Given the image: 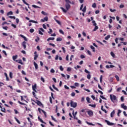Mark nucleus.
<instances>
[{
	"label": "nucleus",
	"mask_w": 127,
	"mask_h": 127,
	"mask_svg": "<svg viewBox=\"0 0 127 127\" xmlns=\"http://www.w3.org/2000/svg\"><path fill=\"white\" fill-rule=\"evenodd\" d=\"M65 8L67 10H69L70 8H71V5L70 4H75V2L72 1L71 2L69 0H65Z\"/></svg>",
	"instance_id": "nucleus-1"
},
{
	"label": "nucleus",
	"mask_w": 127,
	"mask_h": 127,
	"mask_svg": "<svg viewBox=\"0 0 127 127\" xmlns=\"http://www.w3.org/2000/svg\"><path fill=\"white\" fill-rule=\"evenodd\" d=\"M38 111H39V113H40V114H41V112H42V113H43L45 118H47V113L46 112H45L44 110L41 109V108H39L38 109Z\"/></svg>",
	"instance_id": "nucleus-2"
},
{
	"label": "nucleus",
	"mask_w": 127,
	"mask_h": 127,
	"mask_svg": "<svg viewBox=\"0 0 127 127\" xmlns=\"http://www.w3.org/2000/svg\"><path fill=\"white\" fill-rule=\"evenodd\" d=\"M110 99L113 102V103H115V101L117 100V96L116 95H110Z\"/></svg>",
	"instance_id": "nucleus-3"
},
{
	"label": "nucleus",
	"mask_w": 127,
	"mask_h": 127,
	"mask_svg": "<svg viewBox=\"0 0 127 127\" xmlns=\"http://www.w3.org/2000/svg\"><path fill=\"white\" fill-rule=\"evenodd\" d=\"M70 106L72 108H76L77 107V103L73 102L72 101L70 102Z\"/></svg>",
	"instance_id": "nucleus-4"
},
{
	"label": "nucleus",
	"mask_w": 127,
	"mask_h": 127,
	"mask_svg": "<svg viewBox=\"0 0 127 127\" xmlns=\"http://www.w3.org/2000/svg\"><path fill=\"white\" fill-rule=\"evenodd\" d=\"M37 89V85L36 83H35L34 85H32V90L34 91V92H35V93H37V91H36V89Z\"/></svg>",
	"instance_id": "nucleus-5"
},
{
	"label": "nucleus",
	"mask_w": 127,
	"mask_h": 127,
	"mask_svg": "<svg viewBox=\"0 0 127 127\" xmlns=\"http://www.w3.org/2000/svg\"><path fill=\"white\" fill-rule=\"evenodd\" d=\"M105 122H106L108 126H114L115 125V124L112 123L110 122V121L106 120L105 121Z\"/></svg>",
	"instance_id": "nucleus-6"
},
{
	"label": "nucleus",
	"mask_w": 127,
	"mask_h": 127,
	"mask_svg": "<svg viewBox=\"0 0 127 127\" xmlns=\"http://www.w3.org/2000/svg\"><path fill=\"white\" fill-rule=\"evenodd\" d=\"M42 22H45V21H48V17L46 16L43 19H41Z\"/></svg>",
	"instance_id": "nucleus-7"
},
{
	"label": "nucleus",
	"mask_w": 127,
	"mask_h": 127,
	"mask_svg": "<svg viewBox=\"0 0 127 127\" xmlns=\"http://www.w3.org/2000/svg\"><path fill=\"white\" fill-rule=\"evenodd\" d=\"M42 32H44V29H43V28H40V30H39V33L41 35H43V33H42Z\"/></svg>",
	"instance_id": "nucleus-8"
},
{
	"label": "nucleus",
	"mask_w": 127,
	"mask_h": 127,
	"mask_svg": "<svg viewBox=\"0 0 127 127\" xmlns=\"http://www.w3.org/2000/svg\"><path fill=\"white\" fill-rule=\"evenodd\" d=\"M37 104L38 106H39L40 107H43V104L40 102L39 100H37Z\"/></svg>",
	"instance_id": "nucleus-9"
},
{
	"label": "nucleus",
	"mask_w": 127,
	"mask_h": 127,
	"mask_svg": "<svg viewBox=\"0 0 127 127\" xmlns=\"http://www.w3.org/2000/svg\"><path fill=\"white\" fill-rule=\"evenodd\" d=\"M87 114L88 115L90 116V117H93V115H94L93 113V111H92V110H90L88 111Z\"/></svg>",
	"instance_id": "nucleus-10"
},
{
	"label": "nucleus",
	"mask_w": 127,
	"mask_h": 127,
	"mask_svg": "<svg viewBox=\"0 0 127 127\" xmlns=\"http://www.w3.org/2000/svg\"><path fill=\"white\" fill-rule=\"evenodd\" d=\"M22 45L24 47V49H26V43L25 41L22 42Z\"/></svg>",
	"instance_id": "nucleus-11"
},
{
	"label": "nucleus",
	"mask_w": 127,
	"mask_h": 127,
	"mask_svg": "<svg viewBox=\"0 0 127 127\" xmlns=\"http://www.w3.org/2000/svg\"><path fill=\"white\" fill-rule=\"evenodd\" d=\"M121 108H122L124 110H127V106L125 105V104H122L121 105Z\"/></svg>",
	"instance_id": "nucleus-12"
},
{
	"label": "nucleus",
	"mask_w": 127,
	"mask_h": 127,
	"mask_svg": "<svg viewBox=\"0 0 127 127\" xmlns=\"http://www.w3.org/2000/svg\"><path fill=\"white\" fill-rule=\"evenodd\" d=\"M20 36L21 37H22V38H23L24 40H25V41H27V38H26V37L24 36H23V35H20Z\"/></svg>",
	"instance_id": "nucleus-13"
},
{
	"label": "nucleus",
	"mask_w": 127,
	"mask_h": 127,
	"mask_svg": "<svg viewBox=\"0 0 127 127\" xmlns=\"http://www.w3.org/2000/svg\"><path fill=\"white\" fill-rule=\"evenodd\" d=\"M115 113H116V111H115V110H113V112H111L110 115L111 118H114V116Z\"/></svg>",
	"instance_id": "nucleus-14"
},
{
	"label": "nucleus",
	"mask_w": 127,
	"mask_h": 127,
	"mask_svg": "<svg viewBox=\"0 0 127 127\" xmlns=\"http://www.w3.org/2000/svg\"><path fill=\"white\" fill-rule=\"evenodd\" d=\"M60 8H61V9H62V10H63V11H64V12L65 13H66V12H67V10H67V9H66H66H65V8H64L63 7H61Z\"/></svg>",
	"instance_id": "nucleus-15"
},
{
	"label": "nucleus",
	"mask_w": 127,
	"mask_h": 127,
	"mask_svg": "<svg viewBox=\"0 0 127 127\" xmlns=\"http://www.w3.org/2000/svg\"><path fill=\"white\" fill-rule=\"evenodd\" d=\"M34 65L35 66L36 70H37V69H38V65L37 64H36V63H35V62H34Z\"/></svg>",
	"instance_id": "nucleus-16"
},
{
	"label": "nucleus",
	"mask_w": 127,
	"mask_h": 127,
	"mask_svg": "<svg viewBox=\"0 0 127 127\" xmlns=\"http://www.w3.org/2000/svg\"><path fill=\"white\" fill-rule=\"evenodd\" d=\"M23 3H24L25 4H26V5H28V8H30V7H29V4H28V3L26 2V1H25V0H22Z\"/></svg>",
	"instance_id": "nucleus-17"
},
{
	"label": "nucleus",
	"mask_w": 127,
	"mask_h": 127,
	"mask_svg": "<svg viewBox=\"0 0 127 127\" xmlns=\"http://www.w3.org/2000/svg\"><path fill=\"white\" fill-rule=\"evenodd\" d=\"M13 14V13L12 12V11H10L9 12H8L7 13V16H8L9 15H12Z\"/></svg>",
	"instance_id": "nucleus-18"
},
{
	"label": "nucleus",
	"mask_w": 127,
	"mask_h": 127,
	"mask_svg": "<svg viewBox=\"0 0 127 127\" xmlns=\"http://www.w3.org/2000/svg\"><path fill=\"white\" fill-rule=\"evenodd\" d=\"M52 87H53V89H54L55 90H56V91H57V92H59V89H58V88H57V87H55V85L53 84Z\"/></svg>",
	"instance_id": "nucleus-19"
},
{
	"label": "nucleus",
	"mask_w": 127,
	"mask_h": 127,
	"mask_svg": "<svg viewBox=\"0 0 127 127\" xmlns=\"http://www.w3.org/2000/svg\"><path fill=\"white\" fill-rule=\"evenodd\" d=\"M5 76L6 77V81H9V78L8 76H7V73L6 72L4 73Z\"/></svg>",
	"instance_id": "nucleus-20"
},
{
	"label": "nucleus",
	"mask_w": 127,
	"mask_h": 127,
	"mask_svg": "<svg viewBox=\"0 0 127 127\" xmlns=\"http://www.w3.org/2000/svg\"><path fill=\"white\" fill-rule=\"evenodd\" d=\"M38 120H39V121H40V122L41 123H42V124H45V123L44 122H43V120L42 119H41L40 117H38Z\"/></svg>",
	"instance_id": "nucleus-21"
},
{
	"label": "nucleus",
	"mask_w": 127,
	"mask_h": 127,
	"mask_svg": "<svg viewBox=\"0 0 127 127\" xmlns=\"http://www.w3.org/2000/svg\"><path fill=\"white\" fill-rule=\"evenodd\" d=\"M103 108H104V106H101L102 111H103V112H104V113H105V114H108V111H107V110H106V109H103Z\"/></svg>",
	"instance_id": "nucleus-22"
},
{
	"label": "nucleus",
	"mask_w": 127,
	"mask_h": 127,
	"mask_svg": "<svg viewBox=\"0 0 127 127\" xmlns=\"http://www.w3.org/2000/svg\"><path fill=\"white\" fill-rule=\"evenodd\" d=\"M29 22H32L33 23H36V24L38 23V22L37 21H34V20H30L29 21Z\"/></svg>",
	"instance_id": "nucleus-23"
},
{
	"label": "nucleus",
	"mask_w": 127,
	"mask_h": 127,
	"mask_svg": "<svg viewBox=\"0 0 127 127\" xmlns=\"http://www.w3.org/2000/svg\"><path fill=\"white\" fill-rule=\"evenodd\" d=\"M54 39H55V38L54 37H50L48 38L47 41H50V40H54Z\"/></svg>",
	"instance_id": "nucleus-24"
},
{
	"label": "nucleus",
	"mask_w": 127,
	"mask_h": 127,
	"mask_svg": "<svg viewBox=\"0 0 127 127\" xmlns=\"http://www.w3.org/2000/svg\"><path fill=\"white\" fill-rule=\"evenodd\" d=\"M12 59L14 61H15V60L17 59V55L13 56Z\"/></svg>",
	"instance_id": "nucleus-25"
},
{
	"label": "nucleus",
	"mask_w": 127,
	"mask_h": 127,
	"mask_svg": "<svg viewBox=\"0 0 127 127\" xmlns=\"http://www.w3.org/2000/svg\"><path fill=\"white\" fill-rule=\"evenodd\" d=\"M77 113H78L77 112H75V113H74V111H72V116H73V117H74H74H76V116H77Z\"/></svg>",
	"instance_id": "nucleus-26"
},
{
	"label": "nucleus",
	"mask_w": 127,
	"mask_h": 127,
	"mask_svg": "<svg viewBox=\"0 0 127 127\" xmlns=\"http://www.w3.org/2000/svg\"><path fill=\"white\" fill-rule=\"evenodd\" d=\"M111 37V35H107L105 38V40H109V39Z\"/></svg>",
	"instance_id": "nucleus-27"
},
{
	"label": "nucleus",
	"mask_w": 127,
	"mask_h": 127,
	"mask_svg": "<svg viewBox=\"0 0 127 127\" xmlns=\"http://www.w3.org/2000/svg\"><path fill=\"white\" fill-rule=\"evenodd\" d=\"M90 48H91V49L93 50H92L93 52H96V50H95V47H94V46H91Z\"/></svg>",
	"instance_id": "nucleus-28"
},
{
	"label": "nucleus",
	"mask_w": 127,
	"mask_h": 127,
	"mask_svg": "<svg viewBox=\"0 0 127 127\" xmlns=\"http://www.w3.org/2000/svg\"><path fill=\"white\" fill-rule=\"evenodd\" d=\"M94 26L95 27H94V29H93V31H96L99 28V27H98V26L97 25H95Z\"/></svg>",
	"instance_id": "nucleus-29"
},
{
	"label": "nucleus",
	"mask_w": 127,
	"mask_h": 127,
	"mask_svg": "<svg viewBox=\"0 0 127 127\" xmlns=\"http://www.w3.org/2000/svg\"><path fill=\"white\" fill-rule=\"evenodd\" d=\"M89 107H92V108H96V104H89Z\"/></svg>",
	"instance_id": "nucleus-30"
},
{
	"label": "nucleus",
	"mask_w": 127,
	"mask_h": 127,
	"mask_svg": "<svg viewBox=\"0 0 127 127\" xmlns=\"http://www.w3.org/2000/svg\"><path fill=\"white\" fill-rule=\"evenodd\" d=\"M14 119H15V121L17 122V123H18L19 124V125H20V122L19 121V120H18V119H17V118H16V117H14Z\"/></svg>",
	"instance_id": "nucleus-31"
},
{
	"label": "nucleus",
	"mask_w": 127,
	"mask_h": 127,
	"mask_svg": "<svg viewBox=\"0 0 127 127\" xmlns=\"http://www.w3.org/2000/svg\"><path fill=\"white\" fill-rule=\"evenodd\" d=\"M32 6L34 7V8H40V7L36 6V5H32Z\"/></svg>",
	"instance_id": "nucleus-32"
},
{
	"label": "nucleus",
	"mask_w": 127,
	"mask_h": 127,
	"mask_svg": "<svg viewBox=\"0 0 127 127\" xmlns=\"http://www.w3.org/2000/svg\"><path fill=\"white\" fill-rule=\"evenodd\" d=\"M86 9H87V7H86V6H85L82 11H83V12H86Z\"/></svg>",
	"instance_id": "nucleus-33"
},
{
	"label": "nucleus",
	"mask_w": 127,
	"mask_h": 127,
	"mask_svg": "<svg viewBox=\"0 0 127 127\" xmlns=\"http://www.w3.org/2000/svg\"><path fill=\"white\" fill-rule=\"evenodd\" d=\"M110 54H111V56H112V57H113V58H115V53H114V52H111L110 53Z\"/></svg>",
	"instance_id": "nucleus-34"
},
{
	"label": "nucleus",
	"mask_w": 127,
	"mask_h": 127,
	"mask_svg": "<svg viewBox=\"0 0 127 127\" xmlns=\"http://www.w3.org/2000/svg\"><path fill=\"white\" fill-rule=\"evenodd\" d=\"M18 63L21 64V65H23V63H22V60H19L18 62Z\"/></svg>",
	"instance_id": "nucleus-35"
},
{
	"label": "nucleus",
	"mask_w": 127,
	"mask_h": 127,
	"mask_svg": "<svg viewBox=\"0 0 127 127\" xmlns=\"http://www.w3.org/2000/svg\"><path fill=\"white\" fill-rule=\"evenodd\" d=\"M55 20L56 21V22H57L58 24H60V25H61V22L59 20H57L56 19H55Z\"/></svg>",
	"instance_id": "nucleus-36"
},
{
	"label": "nucleus",
	"mask_w": 127,
	"mask_h": 127,
	"mask_svg": "<svg viewBox=\"0 0 127 127\" xmlns=\"http://www.w3.org/2000/svg\"><path fill=\"white\" fill-rule=\"evenodd\" d=\"M115 78L117 80V81H120V77L118 75H115Z\"/></svg>",
	"instance_id": "nucleus-37"
},
{
	"label": "nucleus",
	"mask_w": 127,
	"mask_h": 127,
	"mask_svg": "<svg viewBox=\"0 0 127 127\" xmlns=\"http://www.w3.org/2000/svg\"><path fill=\"white\" fill-rule=\"evenodd\" d=\"M121 113H122V111L121 110H119L118 112L117 113V115L118 117H120V114H121Z\"/></svg>",
	"instance_id": "nucleus-38"
},
{
	"label": "nucleus",
	"mask_w": 127,
	"mask_h": 127,
	"mask_svg": "<svg viewBox=\"0 0 127 127\" xmlns=\"http://www.w3.org/2000/svg\"><path fill=\"white\" fill-rule=\"evenodd\" d=\"M100 83H102V82H103V75L100 76Z\"/></svg>",
	"instance_id": "nucleus-39"
},
{
	"label": "nucleus",
	"mask_w": 127,
	"mask_h": 127,
	"mask_svg": "<svg viewBox=\"0 0 127 127\" xmlns=\"http://www.w3.org/2000/svg\"><path fill=\"white\" fill-rule=\"evenodd\" d=\"M57 41H62V38H60V37L58 38L57 39Z\"/></svg>",
	"instance_id": "nucleus-40"
},
{
	"label": "nucleus",
	"mask_w": 127,
	"mask_h": 127,
	"mask_svg": "<svg viewBox=\"0 0 127 127\" xmlns=\"http://www.w3.org/2000/svg\"><path fill=\"white\" fill-rule=\"evenodd\" d=\"M38 58V55H34V60H36Z\"/></svg>",
	"instance_id": "nucleus-41"
},
{
	"label": "nucleus",
	"mask_w": 127,
	"mask_h": 127,
	"mask_svg": "<svg viewBox=\"0 0 127 127\" xmlns=\"http://www.w3.org/2000/svg\"><path fill=\"white\" fill-rule=\"evenodd\" d=\"M18 103L19 104H20V105H24V106H25V105H26L25 103H22V102H20V101H18Z\"/></svg>",
	"instance_id": "nucleus-42"
},
{
	"label": "nucleus",
	"mask_w": 127,
	"mask_h": 127,
	"mask_svg": "<svg viewBox=\"0 0 127 127\" xmlns=\"http://www.w3.org/2000/svg\"><path fill=\"white\" fill-rule=\"evenodd\" d=\"M1 112H2L3 113H6V112H5V108H3V110L2 109H1Z\"/></svg>",
	"instance_id": "nucleus-43"
},
{
	"label": "nucleus",
	"mask_w": 127,
	"mask_h": 127,
	"mask_svg": "<svg viewBox=\"0 0 127 127\" xmlns=\"http://www.w3.org/2000/svg\"><path fill=\"white\" fill-rule=\"evenodd\" d=\"M100 98L103 99V100H107V98H106L105 97H104V96L103 95H100Z\"/></svg>",
	"instance_id": "nucleus-44"
},
{
	"label": "nucleus",
	"mask_w": 127,
	"mask_h": 127,
	"mask_svg": "<svg viewBox=\"0 0 127 127\" xmlns=\"http://www.w3.org/2000/svg\"><path fill=\"white\" fill-rule=\"evenodd\" d=\"M42 14H43L44 15H47V13L44 12V11H42L41 12Z\"/></svg>",
	"instance_id": "nucleus-45"
},
{
	"label": "nucleus",
	"mask_w": 127,
	"mask_h": 127,
	"mask_svg": "<svg viewBox=\"0 0 127 127\" xmlns=\"http://www.w3.org/2000/svg\"><path fill=\"white\" fill-rule=\"evenodd\" d=\"M86 101L87 102H88V103H91V102L90 101V98H89L88 97H86Z\"/></svg>",
	"instance_id": "nucleus-46"
},
{
	"label": "nucleus",
	"mask_w": 127,
	"mask_h": 127,
	"mask_svg": "<svg viewBox=\"0 0 127 127\" xmlns=\"http://www.w3.org/2000/svg\"><path fill=\"white\" fill-rule=\"evenodd\" d=\"M9 18H11V19H15V16H8Z\"/></svg>",
	"instance_id": "nucleus-47"
},
{
	"label": "nucleus",
	"mask_w": 127,
	"mask_h": 127,
	"mask_svg": "<svg viewBox=\"0 0 127 127\" xmlns=\"http://www.w3.org/2000/svg\"><path fill=\"white\" fill-rule=\"evenodd\" d=\"M50 31L48 32V33H49V34H51L52 32H53V31L52 30V29H49Z\"/></svg>",
	"instance_id": "nucleus-48"
},
{
	"label": "nucleus",
	"mask_w": 127,
	"mask_h": 127,
	"mask_svg": "<svg viewBox=\"0 0 127 127\" xmlns=\"http://www.w3.org/2000/svg\"><path fill=\"white\" fill-rule=\"evenodd\" d=\"M41 80L42 81L43 83H45V80L44 79V78L41 77Z\"/></svg>",
	"instance_id": "nucleus-49"
},
{
	"label": "nucleus",
	"mask_w": 127,
	"mask_h": 127,
	"mask_svg": "<svg viewBox=\"0 0 127 127\" xmlns=\"http://www.w3.org/2000/svg\"><path fill=\"white\" fill-rule=\"evenodd\" d=\"M59 32H60L62 34H63V35H64V32L62 29L59 30Z\"/></svg>",
	"instance_id": "nucleus-50"
},
{
	"label": "nucleus",
	"mask_w": 127,
	"mask_h": 127,
	"mask_svg": "<svg viewBox=\"0 0 127 127\" xmlns=\"http://www.w3.org/2000/svg\"><path fill=\"white\" fill-rule=\"evenodd\" d=\"M87 79H88V80H90V79H91V74H87Z\"/></svg>",
	"instance_id": "nucleus-51"
},
{
	"label": "nucleus",
	"mask_w": 127,
	"mask_h": 127,
	"mask_svg": "<svg viewBox=\"0 0 127 127\" xmlns=\"http://www.w3.org/2000/svg\"><path fill=\"white\" fill-rule=\"evenodd\" d=\"M30 32L31 33H33V32H34V29H30Z\"/></svg>",
	"instance_id": "nucleus-52"
},
{
	"label": "nucleus",
	"mask_w": 127,
	"mask_h": 127,
	"mask_svg": "<svg viewBox=\"0 0 127 127\" xmlns=\"http://www.w3.org/2000/svg\"><path fill=\"white\" fill-rule=\"evenodd\" d=\"M87 53L88 55H90V56H92V53H91V51L88 50L87 51Z\"/></svg>",
	"instance_id": "nucleus-53"
},
{
	"label": "nucleus",
	"mask_w": 127,
	"mask_h": 127,
	"mask_svg": "<svg viewBox=\"0 0 127 127\" xmlns=\"http://www.w3.org/2000/svg\"><path fill=\"white\" fill-rule=\"evenodd\" d=\"M9 77L11 79H12V72H9Z\"/></svg>",
	"instance_id": "nucleus-54"
},
{
	"label": "nucleus",
	"mask_w": 127,
	"mask_h": 127,
	"mask_svg": "<svg viewBox=\"0 0 127 127\" xmlns=\"http://www.w3.org/2000/svg\"><path fill=\"white\" fill-rule=\"evenodd\" d=\"M60 69L61 71H64V68H63V66H62V65H61L60 66Z\"/></svg>",
	"instance_id": "nucleus-55"
},
{
	"label": "nucleus",
	"mask_w": 127,
	"mask_h": 127,
	"mask_svg": "<svg viewBox=\"0 0 127 127\" xmlns=\"http://www.w3.org/2000/svg\"><path fill=\"white\" fill-rule=\"evenodd\" d=\"M40 39V38H39V37H37V39H36L35 40V41L36 42H38V41H39Z\"/></svg>",
	"instance_id": "nucleus-56"
},
{
	"label": "nucleus",
	"mask_w": 127,
	"mask_h": 127,
	"mask_svg": "<svg viewBox=\"0 0 127 127\" xmlns=\"http://www.w3.org/2000/svg\"><path fill=\"white\" fill-rule=\"evenodd\" d=\"M110 11L111 12H115V11H117V10L116 9H110Z\"/></svg>",
	"instance_id": "nucleus-57"
},
{
	"label": "nucleus",
	"mask_w": 127,
	"mask_h": 127,
	"mask_svg": "<svg viewBox=\"0 0 127 127\" xmlns=\"http://www.w3.org/2000/svg\"><path fill=\"white\" fill-rule=\"evenodd\" d=\"M96 3H93L92 4V7H93L94 8H96Z\"/></svg>",
	"instance_id": "nucleus-58"
},
{
	"label": "nucleus",
	"mask_w": 127,
	"mask_h": 127,
	"mask_svg": "<svg viewBox=\"0 0 127 127\" xmlns=\"http://www.w3.org/2000/svg\"><path fill=\"white\" fill-rule=\"evenodd\" d=\"M3 29H4L5 30H7V28H8V27L7 26H3L2 27Z\"/></svg>",
	"instance_id": "nucleus-59"
},
{
	"label": "nucleus",
	"mask_w": 127,
	"mask_h": 127,
	"mask_svg": "<svg viewBox=\"0 0 127 127\" xmlns=\"http://www.w3.org/2000/svg\"><path fill=\"white\" fill-rule=\"evenodd\" d=\"M92 23L93 24V25H94V26L97 25V23H96V21H95V20H93V21H92Z\"/></svg>",
	"instance_id": "nucleus-60"
},
{
	"label": "nucleus",
	"mask_w": 127,
	"mask_h": 127,
	"mask_svg": "<svg viewBox=\"0 0 127 127\" xmlns=\"http://www.w3.org/2000/svg\"><path fill=\"white\" fill-rule=\"evenodd\" d=\"M87 125H89V126H95V125L93 124V123L87 122Z\"/></svg>",
	"instance_id": "nucleus-61"
},
{
	"label": "nucleus",
	"mask_w": 127,
	"mask_h": 127,
	"mask_svg": "<svg viewBox=\"0 0 127 127\" xmlns=\"http://www.w3.org/2000/svg\"><path fill=\"white\" fill-rule=\"evenodd\" d=\"M84 71L85 72V73H86L87 74H90V71H89L88 70H87V69H85L84 70Z\"/></svg>",
	"instance_id": "nucleus-62"
},
{
	"label": "nucleus",
	"mask_w": 127,
	"mask_h": 127,
	"mask_svg": "<svg viewBox=\"0 0 127 127\" xmlns=\"http://www.w3.org/2000/svg\"><path fill=\"white\" fill-rule=\"evenodd\" d=\"M51 73H55V70H54V69L52 68L51 69Z\"/></svg>",
	"instance_id": "nucleus-63"
},
{
	"label": "nucleus",
	"mask_w": 127,
	"mask_h": 127,
	"mask_svg": "<svg viewBox=\"0 0 127 127\" xmlns=\"http://www.w3.org/2000/svg\"><path fill=\"white\" fill-rule=\"evenodd\" d=\"M122 90V87H119L117 89V92H120Z\"/></svg>",
	"instance_id": "nucleus-64"
}]
</instances>
